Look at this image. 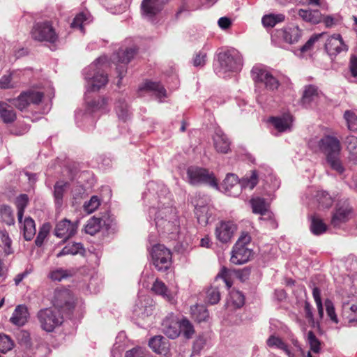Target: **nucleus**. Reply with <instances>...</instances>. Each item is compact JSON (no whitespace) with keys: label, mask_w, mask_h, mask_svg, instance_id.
Instances as JSON below:
<instances>
[{"label":"nucleus","mask_w":357,"mask_h":357,"mask_svg":"<svg viewBox=\"0 0 357 357\" xmlns=\"http://www.w3.org/2000/svg\"><path fill=\"white\" fill-rule=\"evenodd\" d=\"M301 32L302 31L298 26L278 29L272 35V39L273 41L282 40L285 43L293 44L298 41L301 36Z\"/></svg>","instance_id":"f8f14e48"},{"label":"nucleus","mask_w":357,"mask_h":357,"mask_svg":"<svg viewBox=\"0 0 357 357\" xmlns=\"http://www.w3.org/2000/svg\"><path fill=\"white\" fill-rule=\"evenodd\" d=\"M101 218L95 217L90 218L85 227V231L90 235H94L100 231L101 228Z\"/></svg>","instance_id":"58836bf2"},{"label":"nucleus","mask_w":357,"mask_h":357,"mask_svg":"<svg viewBox=\"0 0 357 357\" xmlns=\"http://www.w3.org/2000/svg\"><path fill=\"white\" fill-rule=\"evenodd\" d=\"M0 118L6 123H12L16 119L15 111L5 102H0Z\"/></svg>","instance_id":"c85d7f7f"},{"label":"nucleus","mask_w":357,"mask_h":357,"mask_svg":"<svg viewBox=\"0 0 357 357\" xmlns=\"http://www.w3.org/2000/svg\"><path fill=\"white\" fill-rule=\"evenodd\" d=\"M100 202L97 196H92L89 201L86 202L84 204V209L87 213H92L100 206Z\"/></svg>","instance_id":"8fccbe9b"},{"label":"nucleus","mask_w":357,"mask_h":357,"mask_svg":"<svg viewBox=\"0 0 357 357\" xmlns=\"http://www.w3.org/2000/svg\"><path fill=\"white\" fill-rule=\"evenodd\" d=\"M326 225L323 221L317 218L313 217L312 219L310 229L312 232L315 235H319L326 231Z\"/></svg>","instance_id":"c03bdc74"},{"label":"nucleus","mask_w":357,"mask_h":357,"mask_svg":"<svg viewBox=\"0 0 357 357\" xmlns=\"http://www.w3.org/2000/svg\"><path fill=\"white\" fill-rule=\"evenodd\" d=\"M213 144L218 152L227 153L230 149V142L220 129L215 130L213 135Z\"/></svg>","instance_id":"412c9836"},{"label":"nucleus","mask_w":357,"mask_h":357,"mask_svg":"<svg viewBox=\"0 0 357 357\" xmlns=\"http://www.w3.org/2000/svg\"><path fill=\"white\" fill-rule=\"evenodd\" d=\"M50 230V224H43V226L40 228L38 236L35 240V243L38 247H40L47 238Z\"/></svg>","instance_id":"de8ad7c7"},{"label":"nucleus","mask_w":357,"mask_h":357,"mask_svg":"<svg viewBox=\"0 0 357 357\" xmlns=\"http://www.w3.org/2000/svg\"><path fill=\"white\" fill-rule=\"evenodd\" d=\"M0 238L2 243L4 244V254L5 256H8L13 253L11 245V239L10 238L8 234L6 231H0Z\"/></svg>","instance_id":"603ef678"},{"label":"nucleus","mask_w":357,"mask_h":357,"mask_svg":"<svg viewBox=\"0 0 357 357\" xmlns=\"http://www.w3.org/2000/svg\"><path fill=\"white\" fill-rule=\"evenodd\" d=\"M342 316L349 324L357 323V301H344L342 305Z\"/></svg>","instance_id":"aec40b11"},{"label":"nucleus","mask_w":357,"mask_h":357,"mask_svg":"<svg viewBox=\"0 0 357 357\" xmlns=\"http://www.w3.org/2000/svg\"><path fill=\"white\" fill-rule=\"evenodd\" d=\"M67 276V271L62 268H58L52 271L49 274V278L53 281H61L62 279L66 278Z\"/></svg>","instance_id":"bf43d9fd"},{"label":"nucleus","mask_w":357,"mask_h":357,"mask_svg":"<svg viewBox=\"0 0 357 357\" xmlns=\"http://www.w3.org/2000/svg\"><path fill=\"white\" fill-rule=\"evenodd\" d=\"M13 347V342L10 337L5 334H0V352L6 353Z\"/></svg>","instance_id":"09e8293b"},{"label":"nucleus","mask_w":357,"mask_h":357,"mask_svg":"<svg viewBox=\"0 0 357 357\" xmlns=\"http://www.w3.org/2000/svg\"><path fill=\"white\" fill-rule=\"evenodd\" d=\"M252 212L256 214L268 215L270 216L268 204L263 198L255 197L250 200Z\"/></svg>","instance_id":"cd10ccee"},{"label":"nucleus","mask_w":357,"mask_h":357,"mask_svg":"<svg viewBox=\"0 0 357 357\" xmlns=\"http://www.w3.org/2000/svg\"><path fill=\"white\" fill-rule=\"evenodd\" d=\"M43 97L44 94L43 92L30 89L21 93L17 98L10 100V101L16 108L23 111L31 104L38 105L42 101Z\"/></svg>","instance_id":"6e6552de"},{"label":"nucleus","mask_w":357,"mask_h":357,"mask_svg":"<svg viewBox=\"0 0 357 357\" xmlns=\"http://www.w3.org/2000/svg\"><path fill=\"white\" fill-rule=\"evenodd\" d=\"M250 241V236L243 234L233 247L230 261L231 263L241 265L249 261L252 255V250L247 248Z\"/></svg>","instance_id":"423d86ee"},{"label":"nucleus","mask_w":357,"mask_h":357,"mask_svg":"<svg viewBox=\"0 0 357 357\" xmlns=\"http://www.w3.org/2000/svg\"><path fill=\"white\" fill-rule=\"evenodd\" d=\"M318 95V90L316 86L312 85L306 86L303 95L302 103L305 106L310 105L312 102L317 100Z\"/></svg>","instance_id":"2f4dec72"},{"label":"nucleus","mask_w":357,"mask_h":357,"mask_svg":"<svg viewBox=\"0 0 357 357\" xmlns=\"http://www.w3.org/2000/svg\"><path fill=\"white\" fill-rule=\"evenodd\" d=\"M324 34V33H321L312 36L301 48V52H304L310 50L312 47L314 45V43L317 42Z\"/></svg>","instance_id":"338daca9"},{"label":"nucleus","mask_w":357,"mask_h":357,"mask_svg":"<svg viewBox=\"0 0 357 357\" xmlns=\"http://www.w3.org/2000/svg\"><path fill=\"white\" fill-rule=\"evenodd\" d=\"M23 234L26 241H31L36 234V225L34 220L30 218H26L23 222Z\"/></svg>","instance_id":"7c9ffc66"},{"label":"nucleus","mask_w":357,"mask_h":357,"mask_svg":"<svg viewBox=\"0 0 357 357\" xmlns=\"http://www.w3.org/2000/svg\"><path fill=\"white\" fill-rule=\"evenodd\" d=\"M208 208L206 206H199L195 208V213L199 222H207L208 217L206 215Z\"/></svg>","instance_id":"69168bd1"},{"label":"nucleus","mask_w":357,"mask_h":357,"mask_svg":"<svg viewBox=\"0 0 357 357\" xmlns=\"http://www.w3.org/2000/svg\"><path fill=\"white\" fill-rule=\"evenodd\" d=\"M325 50L331 56H335L342 52H347L348 46L344 42L340 34L335 33L327 39L325 43Z\"/></svg>","instance_id":"4468645a"},{"label":"nucleus","mask_w":357,"mask_h":357,"mask_svg":"<svg viewBox=\"0 0 357 357\" xmlns=\"http://www.w3.org/2000/svg\"><path fill=\"white\" fill-rule=\"evenodd\" d=\"M87 20V17L85 14L83 13H79L77 15L73 22L71 23V27L73 28H78L81 30L82 32H84V23Z\"/></svg>","instance_id":"4d7b16f0"},{"label":"nucleus","mask_w":357,"mask_h":357,"mask_svg":"<svg viewBox=\"0 0 357 357\" xmlns=\"http://www.w3.org/2000/svg\"><path fill=\"white\" fill-rule=\"evenodd\" d=\"M218 61L219 71L223 73L236 71L241 66V56L235 51L220 52L218 54Z\"/></svg>","instance_id":"1a4fd4ad"},{"label":"nucleus","mask_w":357,"mask_h":357,"mask_svg":"<svg viewBox=\"0 0 357 357\" xmlns=\"http://www.w3.org/2000/svg\"><path fill=\"white\" fill-rule=\"evenodd\" d=\"M0 214L2 220L8 225L14 224L13 211L10 206L3 205L0 208Z\"/></svg>","instance_id":"49530a36"},{"label":"nucleus","mask_w":357,"mask_h":357,"mask_svg":"<svg viewBox=\"0 0 357 357\" xmlns=\"http://www.w3.org/2000/svg\"><path fill=\"white\" fill-rule=\"evenodd\" d=\"M224 185L227 191L230 192L232 195L236 196L240 190V181L238 176L234 174H228L224 180Z\"/></svg>","instance_id":"393cba45"},{"label":"nucleus","mask_w":357,"mask_h":357,"mask_svg":"<svg viewBox=\"0 0 357 357\" xmlns=\"http://www.w3.org/2000/svg\"><path fill=\"white\" fill-rule=\"evenodd\" d=\"M349 69L354 77H357V57L351 56L349 62Z\"/></svg>","instance_id":"774afa93"},{"label":"nucleus","mask_w":357,"mask_h":357,"mask_svg":"<svg viewBox=\"0 0 357 357\" xmlns=\"http://www.w3.org/2000/svg\"><path fill=\"white\" fill-rule=\"evenodd\" d=\"M125 357H147V355L144 349L135 347L127 351Z\"/></svg>","instance_id":"0e129e2a"},{"label":"nucleus","mask_w":357,"mask_h":357,"mask_svg":"<svg viewBox=\"0 0 357 357\" xmlns=\"http://www.w3.org/2000/svg\"><path fill=\"white\" fill-rule=\"evenodd\" d=\"M180 328L181 333L186 339L192 338L195 332L192 323L185 318L180 320Z\"/></svg>","instance_id":"ea45409f"},{"label":"nucleus","mask_w":357,"mask_h":357,"mask_svg":"<svg viewBox=\"0 0 357 357\" xmlns=\"http://www.w3.org/2000/svg\"><path fill=\"white\" fill-rule=\"evenodd\" d=\"M319 149L326 155V161L333 170L341 174L344 169L340 159L341 146L335 137L326 135L319 141Z\"/></svg>","instance_id":"f257e3e1"},{"label":"nucleus","mask_w":357,"mask_h":357,"mask_svg":"<svg viewBox=\"0 0 357 357\" xmlns=\"http://www.w3.org/2000/svg\"><path fill=\"white\" fill-rule=\"evenodd\" d=\"M229 303H231L234 307H241L245 303L244 295L239 291L232 290L229 293Z\"/></svg>","instance_id":"a19ab883"},{"label":"nucleus","mask_w":357,"mask_h":357,"mask_svg":"<svg viewBox=\"0 0 357 357\" xmlns=\"http://www.w3.org/2000/svg\"><path fill=\"white\" fill-rule=\"evenodd\" d=\"M188 182L192 185L206 184L218 188V184L214 174L208 169L199 167H190L187 170Z\"/></svg>","instance_id":"7ed1b4c3"},{"label":"nucleus","mask_w":357,"mask_h":357,"mask_svg":"<svg viewBox=\"0 0 357 357\" xmlns=\"http://www.w3.org/2000/svg\"><path fill=\"white\" fill-rule=\"evenodd\" d=\"M317 197L319 204H321L324 207H329L333 204L331 197L326 192H319L317 195Z\"/></svg>","instance_id":"052dcab7"},{"label":"nucleus","mask_w":357,"mask_h":357,"mask_svg":"<svg viewBox=\"0 0 357 357\" xmlns=\"http://www.w3.org/2000/svg\"><path fill=\"white\" fill-rule=\"evenodd\" d=\"M298 15L305 22L318 24L322 20V15L318 10L300 9Z\"/></svg>","instance_id":"a878e982"},{"label":"nucleus","mask_w":357,"mask_h":357,"mask_svg":"<svg viewBox=\"0 0 357 357\" xmlns=\"http://www.w3.org/2000/svg\"><path fill=\"white\" fill-rule=\"evenodd\" d=\"M324 304L328 316L330 317L331 321H333L335 323H337L338 319L335 314V307L333 302L330 299H326L325 301Z\"/></svg>","instance_id":"13d9d810"},{"label":"nucleus","mask_w":357,"mask_h":357,"mask_svg":"<svg viewBox=\"0 0 357 357\" xmlns=\"http://www.w3.org/2000/svg\"><path fill=\"white\" fill-rule=\"evenodd\" d=\"M284 20V15L282 14H269L262 17L261 22L265 27H273L277 23Z\"/></svg>","instance_id":"c9c22d12"},{"label":"nucleus","mask_w":357,"mask_h":357,"mask_svg":"<svg viewBox=\"0 0 357 357\" xmlns=\"http://www.w3.org/2000/svg\"><path fill=\"white\" fill-rule=\"evenodd\" d=\"M84 250L83 246L79 243H69L66 245L61 251H60L57 255V257H61L64 255H75L78 253H82Z\"/></svg>","instance_id":"f704fd0d"},{"label":"nucleus","mask_w":357,"mask_h":357,"mask_svg":"<svg viewBox=\"0 0 357 357\" xmlns=\"http://www.w3.org/2000/svg\"><path fill=\"white\" fill-rule=\"evenodd\" d=\"M29 203L28 196L25 194H22L16 198L15 205L17 208V219L19 223H22V218L24 212Z\"/></svg>","instance_id":"72a5a7b5"},{"label":"nucleus","mask_w":357,"mask_h":357,"mask_svg":"<svg viewBox=\"0 0 357 357\" xmlns=\"http://www.w3.org/2000/svg\"><path fill=\"white\" fill-rule=\"evenodd\" d=\"M268 347L280 349L285 352L289 357H294V354L289 349L287 344L278 336L272 335L266 340Z\"/></svg>","instance_id":"c756f323"},{"label":"nucleus","mask_w":357,"mask_h":357,"mask_svg":"<svg viewBox=\"0 0 357 357\" xmlns=\"http://www.w3.org/2000/svg\"><path fill=\"white\" fill-rule=\"evenodd\" d=\"M351 213V208L347 204H339L336 207L332 219L331 224L334 227H338L342 223L349 220Z\"/></svg>","instance_id":"6ab92c4d"},{"label":"nucleus","mask_w":357,"mask_h":357,"mask_svg":"<svg viewBox=\"0 0 357 357\" xmlns=\"http://www.w3.org/2000/svg\"><path fill=\"white\" fill-rule=\"evenodd\" d=\"M77 230V224L65 218L56 224L54 234L57 237L63 238L64 241H66L73 237L76 234Z\"/></svg>","instance_id":"dca6fc26"},{"label":"nucleus","mask_w":357,"mask_h":357,"mask_svg":"<svg viewBox=\"0 0 357 357\" xmlns=\"http://www.w3.org/2000/svg\"><path fill=\"white\" fill-rule=\"evenodd\" d=\"M251 76L257 85H263L269 91H277L280 85L279 80L269 70L260 66L252 68Z\"/></svg>","instance_id":"20e7f679"},{"label":"nucleus","mask_w":357,"mask_h":357,"mask_svg":"<svg viewBox=\"0 0 357 357\" xmlns=\"http://www.w3.org/2000/svg\"><path fill=\"white\" fill-rule=\"evenodd\" d=\"M345 144L347 150L352 154L357 153V138L354 136H349L346 138Z\"/></svg>","instance_id":"680f3d73"},{"label":"nucleus","mask_w":357,"mask_h":357,"mask_svg":"<svg viewBox=\"0 0 357 357\" xmlns=\"http://www.w3.org/2000/svg\"><path fill=\"white\" fill-rule=\"evenodd\" d=\"M67 185L68 183L63 181H58L54 185V197L55 204L58 207L62 206L63 197Z\"/></svg>","instance_id":"473e14b6"},{"label":"nucleus","mask_w":357,"mask_h":357,"mask_svg":"<svg viewBox=\"0 0 357 357\" xmlns=\"http://www.w3.org/2000/svg\"><path fill=\"white\" fill-rule=\"evenodd\" d=\"M107 104V100L105 98H98V100H94L87 102L88 107L92 112L105 109Z\"/></svg>","instance_id":"864d4df0"},{"label":"nucleus","mask_w":357,"mask_h":357,"mask_svg":"<svg viewBox=\"0 0 357 357\" xmlns=\"http://www.w3.org/2000/svg\"><path fill=\"white\" fill-rule=\"evenodd\" d=\"M222 278L225 282L227 287L229 289L232 286V282L230 279V272L226 268H222L220 272L216 276V278Z\"/></svg>","instance_id":"e2e57ef3"},{"label":"nucleus","mask_w":357,"mask_h":357,"mask_svg":"<svg viewBox=\"0 0 357 357\" xmlns=\"http://www.w3.org/2000/svg\"><path fill=\"white\" fill-rule=\"evenodd\" d=\"M165 3V0H143L141 4L142 15L152 18L162 10Z\"/></svg>","instance_id":"a211bd4d"},{"label":"nucleus","mask_w":357,"mask_h":357,"mask_svg":"<svg viewBox=\"0 0 357 357\" xmlns=\"http://www.w3.org/2000/svg\"><path fill=\"white\" fill-rule=\"evenodd\" d=\"M38 319L41 328L47 332L53 331L63 321L60 310L55 307L40 310L38 312Z\"/></svg>","instance_id":"39448f33"},{"label":"nucleus","mask_w":357,"mask_h":357,"mask_svg":"<svg viewBox=\"0 0 357 357\" xmlns=\"http://www.w3.org/2000/svg\"><path fill=\"white\" fill-rule=\"evenodd\" d=\"M191 310L192 316L199 322L204 321L208 317V312L203 305H196Z\"/></svg>","instance_id":"37998d69"},{"label":"nucleus","mask_w":357,"mask_h":357,"mask_svg":"<svg viewBox=\"0 0 357 357\" xmlns=\"http://www.w3.org/2000/svg\"><path fill=\"white\" fill-rule=\"evenodd\" d=\"M151 259L155 267L159 271L167 270L172 264V252L163 245H155L151 251Z\"/></svg>","instance_id":"0eeeda50"},{"label":"nucleus","mask_w":357,"mask_h":357,"mask_svg":"<svg viewBox=\"0 0 357 357\" xmlns=\"http://www.w3.org/2000/svg\"><path fill=\"white\" fill-rule=\"evenodd\" d=\"M344 118L349 130L351 131L357 130V116L354 112L350 110L345 111Z\"/></svg>","instance_id":"a18cd8bd"},{"label":"nucleus","mask_w":357,"mask_h":357,"mask_svg":"<svg viewBox=\"0 0 357 357\" xmlns=\"http://www.w3.org/2000/svg\"><path fill=\"white\" fill-rule=\"evenodd\" d=\"M220 299V294L217 288H210L206 292V300L211 305L216 304Z\"/></svg>","instance_id":"6e6d98bb"},{"label":"nucleus","mask_w":357,"mask_h":357,"mask_svg":"<svg viewBox=\"0 0 357 357\" xmlns=\"http://www.w3.org/2000/svg\"><path fill=\"white\" fill-rule=\"evenodd\" d=\"M292 121V116L289 114L280 117H271L269 120L274 128L280 132L290 130Z\"/></svg>","instance_id":"4be33fe9"},{"label":"nucleus","mask_w":357,"mask_h":357,"mask_svg":"<svg viewBox=\"0 0 357 357\" xmlns=\"http://www.w3.org/2000/svg\"><path fill=\"white\" fill-rule=\"evenodd\" d=\"M162 340L163 337L160 335L155 336L149 340V345L153 351L160 354L162 349Z\"/></svg>","instance_id":"5fc2aeb1"},{"label":"nucleus","mask_w":357,"mask_h":357,"mask_svg":"<svg viewBox=\"0 0 357 357\" xmlns=\"http://www.w3.org/2000/svg\"><path fill=\"white\" fill-rule=\"evenodd\" d=\"M31 36L35 40L40 42L54 43L57 39V35L54 29L50 22L37 23L32 29Z\"/></svg>","instance_id":"9d476101"},{"label":"nucleus","mask_w":357,"mask_h":357,"mask_svg":"<svg viewBox=\"0 0 357 357\" xmlns=\"http://www.w3.org/2000/svg\"><path fill=\"white\" fill-rule=\"evenodd\" d=\"M115 109L120 120L126 121L128 119L129 116L128 105L124 100H119L116 103Z\"/></svg>","instance_id":"79ce46f5"},{"label":"nucleus","mask_w":357,"mask_h":357,"mask_svg":"<svg viewBox=\"0 0 357 357\" xmlns=\"http://www.w3.org/2000/svg\"><path fill=\"white\" fill-rule=\"evenodd\" d=\"M54 307L63 310H69L73 307L72 296L68 290L55 291L54 300Z\"/></svg>","instance_id":"f3484780"},{"label":"nucleus","mask_w":357,"mask_h":357,"mask_svg":"<svg viewBox=\"0 0 357 357\" xmlns=\"http://www.w3.org/2000/svg\"><path fill=\"white\" fill-rule=\"evenodd\" d=\"M107 66V59L103 56H100L89 66V69L95 71V73L91 77L89 74L86 75L88 90L97 91L106 85L108 79L107 75L104 73L103 69Z\"/></svg>","instance_id":"f03ea898"},{"label":"nucleus","mask_w":357,"mask_h":357,"mask_svg":"<svg viewBox=\"0 0 357 357\" xmlns=\"http://www.w3.org/2000/svg\"><path fill=\"white\" fill-rule=\"evenodd\" d=\"M176 220V212L172 207H165L159 210L155 216V224L167 231H171L173 221Z\"/></svg>","instance_id":"ddd939ff"},{"label":"nucleus","mask_w":357,"mask_h":357,"mask_svg":"<svg viewBox=\"0 0 357 357\" xmlns=\"http://www.w3.org/2000/svg\"><path fill=\"white\" fill-rule=\"evenodd\" d=\"M29 317V312L27 307L24 305H17L10 319L12 324L22 326L25 324Z\"/></svg>","instance_id":"5701e85b"},{"label":"nucleus","mask_w":357,"mask_h":357,"mask_svg":"<svg viewBox=\"0 0 357 357\" xmlns=\"http://www.w3.org/2000/svg\"><path fill=\"white\" fill-rule=\"evenodd\" d=\"M307 342L310 347V350L315 354H317L320 351V342L316 337L315 335L312 331L307 333Z\"/></svg>","instance_id":"3c124183"},{"label":"nucleus","mask_w":357,"mask_h":357,"mask_svg":"<svg viewBox=\"0 0 357 357\" xmlns=\"http://www.w3.org/2000/svg\"><path fill=\"white\" fill-rule=\"evenodd\" d=\"M162 330L169 338L176 339L181 334L180 321L173 314H169L162 321Z\"/></svg>","instance_id":"2eb2a0df"},{"label":"nucleus","mask_w":357,"mask_h":357,"mask_svg":"<svg viewBox=\"0 0 357 357\" xmlns=\"http://www.w3.org/2000/svg\"><path fill=\"white\" fill-rule=\"evenodd\" d=\"M151 291L156 295L162 296L167 301H172L174 299L172 294L166 284L160 280L156 279L151 289Z\"/></svg>","instance_id":"b1692460"},{"label":"nucleus","mask_w":357,"mask_h":357,"mask_svg":"<svg viewBox=\"0 0 357 357\" xmlns=\"http://www.w3.org/2000/svg\"><path fill=\"white\" fill-rule=\"evenodd\" d=\"M137 53V49L135 47H130L126 49H121L114 55V61L116 60V62L127 64L134 57Z\"/></svg>","instance_id":"bb28decb"},{"label":"nucleus","mask_w":357,"mask_h":357,"mask_svg":"<svg viewBox=\"0 0 357 357\" xmlns=\"http://www.w3.org/2000/svg\"><path fill=\"white\" fill-rule=\"evenodd\" d=\"M143 89L154 91L158 98L166 96V90L159 82H147L144 84Z\"/></svg>","instance_id":"4c0bfd02"},{"label":"nucleus","mask_w":357,"mask_h":357,"mask_svg":"<svg viewBox=\"0 0 357 357\" xmlns=\"http://www.w3.org/2000/svg\"><path fill=\"white\" fill-rule=\"evenodd\" d=\"M236 229L237 226L233 221H220L215 227V235L220 242L227 243L231 240Z\"/></svg>","instance_id":"9b49d317"},{"label":"nucleus","mask_w":357,"mask_h":357,"mask_svg":"<svg viewBox=\"0 0 357 357\" xmlns=\"http://www.w3.org/2000/svg\"><path fill=\"white\" fill-rule=\"evenodd\" d=\"M258 183V176L255 171L250 176L243 177L240 181V190L242 188L252 190Z\"/></svg>","instance_id":"e433bc0d"}]
</instances>
